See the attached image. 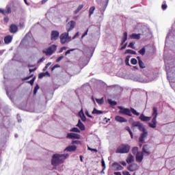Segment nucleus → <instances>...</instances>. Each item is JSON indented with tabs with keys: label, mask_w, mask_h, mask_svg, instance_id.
Here are the masks:
<instances>
[{
	"label": "nucleus",
	"mask_w": 175,
	"mask_h": 175,
	"mask_svg": "<svg viewBox=\"0 0 175 175\" xmlns=\"http://www.w3.org/2000/svg\"><path fill=\"white\" fill-rule=\"evenodd\" d=\"M119 109V114H123L124 116H128L129 117H132V112H131V109L128 108H124L122 106L118 107Z\"/></svg>",
	"instance_id": "obj_6"
},
{
	"label": "nucleus",
	"mask_w": 175,
	"mask_h": 175,
	"mask_svg": "<svg viewBox=\"0 0 175 175\" xmlns=\"http://www.w3.org/2000/svg\"><path fill=\"white\" fill-rule=\"evenodd\" d=\"M92 114H103V112L96 109V108H94L92 112Z\"/></svg>",
	"instance_id": "obj_27"
},
{
	"label": "nucleus",
	"mask_w": 175,
	"mask_h": 175,
	"mask_svg": "<svg viewBox=\"0 0 175 175\" xmlns=\"http://www.w3.org/2000/svg\"><path fill=\"white\" fill-rule=\"evenodd\" d=\"M81 120L83 121V122H85V121H87V118L84 113L82 115V116H81Z\"/></svg>",
	"instance_id": "obj_45"
},
{
	"label": "nucleus",
	"mask_w": 175,
	"mask_h": 175,
	"mask_svg": "<svg viewBox=\"0 0 175 175\" xmlns=\"http://www.w3.org/2000/svg\"><path fill=\"white\" fill-rule=\"evenodd\" d=\"M113 174L114 175H122V174H121V172H114Z\"/></svg>",
	"instance_id": "obj_64"
},
{
	"label": "nucleus",
	"mask_w": 175,
	"mask_h": 175,
	"mask_svg": "<svg viewBox=\"0 0 175 175\" xmlns=\"http://www.w3.org/2000/svg\"><path fill=\"white\" fill-rule=\"evenodd\" d=\"M60 43L65 44L72 40V37L69 36V33H63L60 35Z\"/></svg>",
	"instance_id": "obj_5"
},
{
	"label": "nucleus",
	"mask_w": 175,
	"mask_h": 175,
	"mask_svg": "<svg viewBox=\"0 0 175 175\" xmlns=\"http://www.w3.org/2000/svg\"><path fill=\"white\" fill-rule=\"evenodd\" d=\"M128 47H130V49H135V42H130Z\"/></svg>",
	"instance_id": "obj_49"
},
{
	"label": "nucleus",
	"mask_w": 175,
	"mask_h": 175,
	"mask_svg": "<svg viewBox=\"0 0 175 175\" xmlns=\"http://www.w3.org/2000/svg\"><path fill=\"white\" fill-rule=\"evenodd\" d=\"M76 150H77V146L75 145H70L64 149V151L66 152H75Z\"/></svg>",
	"instance_id": "obj_14"
},
{
	"label": "nucleus",
	"mask_w": 175,
	"mask_h": 175,
	"mask_svg": "<svg viewBox=\"0 0 175 175\" xmlns=\"http://www.w3.org/2000/svg\"><path fill=\"white\" fill-rule=\"evenodd\" d=\"M130 39H137V40H139V39H140V33H132L131 35H130Z\"/></svg>",
	"instance_id": "obj_24"
},
{
	"label": "nucleus",
	"mask_w": 175,
	"mask_h": 175,
	"mask_svg": "<svg viewBox=\"0 0 175 175\" xmlns=\"http://www.w3.org/2000/svg\"><path fill=\"white\" fill-rule=\"evenodd\" d=\"M0 13H1V14H3L4 16L6 15V12H5V10L0 9Z\"/></svg>",
	"instance_id": "obj_61"
},
{
	"label": "nucleus",
	"mask_w": 175,
	"mask_h": 175,
	"mask_svg": "<svg viewBox=\"0 0 175 175\" xmlns=\"http://www.w3.org/2000/svg\"><path fill=\"white\" fill-rule=\"evenodd\" d=\"M137 151H139V148H137V147H133V149H132V152H133V154H137Z\"/></svg>",
	"instance_id": "obj_39"
},
{
	"label": "nucleus",
	"mask_w": 175,
	"mask_h": 175,
	"mask_svg": "<svg viewBox=\"0 0 175 175\" xmlns=\"http://www.w3.org/2000/svg\"><path fill=\"white\" fill-rule=\"evenodd\" d=\"M6 9H7V11H5V14H10V13H12V8H10V6L8 5L6 7Z\"/></svg>",
	"instance_id": "obj_35"
},
{
	"label": "nucleus",
	"mask_w": 175,
	"mask_h": 175,
	"mask_svg": "<svg viewBox=\"0 0 175 175\" xmlns=\"http://www.w3.org/2000/svg\"><path fill=\"white\" fill-rule=\"evenodd\" d=\"M62 59H64V55L59 56V57L56 59V62H59V61H62Z\"/></svg>",
	"instance_id": "obj_53"
},
{
	"label": "nucleus",
	"mask_w": 175,
	"mask_h": 175,
	"mask_svg": "<svg viewBox=\"0 0 175 175\" xmlns=\"http://www.w3.org/2000/svg\"><path fill=\"white\" fill-rule=\"evenodd\" d=\"M128 40V33L126 31L123 34V38L121 42V46H122Z\"/></svg>",
	"instance_id": "obj_23"
},
{
	"label": "nucleus",
	"mask_w": 175,
	"mask_h": 175,
	"mask_svg": "<svg viewBox=\"0 0 175 175\" xmlns=\"http://www.w3.org/2000/svg\"><path fill=\"white\" fill-rule=\"evenodd\" d=\"M137 59L138 60V65L141 69H144L146 68V65L144 64V62L142 61V58L140 57L137 56Z\"/></svg>",
	"instance_id": "obj_20"
},
{
	"label": "nucleus",
	"mask_w": 175,
	"mask_h": 175,
	"mask_svg": "<svg viewBox=\"0 0 175 175\" xmlns=\"http://www.w3.org/2000/svg\"><path fill=\"white\" fill-rule=\"evenodd\" d=\"M96 102H97V103H98V105H103V103H104V102H105V100H103V98H100V99L96 98Z\"/></svg>",
	"instance_id": "obj_36"
},
{
	"label": "nucleus",
	"mask_w": 175,
	"mask_h": 175,
	"mask_svg": "<svg viewBox=\"0 0 175 175\" xmlns=\"http://www.w3.org/2000/svg\"><path fill=\"white\" fill-rule=\"evenodd\" d=\"M88 35V29L85 31V32L82 35V38H84V36H87Z\"/></svg>",
	"instance_id": "obj_60"
},
{
	"label": "nucleus",
	"mask_w": 175,
	"mask_h": 175,
	"mask_svg": "<svg viewBox=\"0 0 175 175\" xmlns=\"http://www.w3.org/2000/svg\"><path fill=\"white\" fill-rule=\"evenodd\" d=\"M38 90H39V85H36L33 89V95H36L38 92Z\"/></svg>",
	"instance_id": "obj_40"
},
{
	"label": "nucleus",
	"mask_w": 175,
	"mask_h": 175,
	"mask_svg": "<svg viewBox=\"0 0 175 175\" xmlns=\"http://www.w3.org/2000/svg\"><path fill=\"white\" fill-rule=\"evenodd\" d=\"M46 76V74L44 72H41L38 75V79H43Z\"/></svg>",
	"instance_id": "obj_47"
},
{
	"label": "nucleus",
	"mask_w": 175,
	"mask_h": 175,
	"mask_svg": "<svg viewBox=\"0 0 175 175\" xmlns=\"http://www.w3.org/2000/svg\"><path fill=\"white\" fill-rule=\"evenodd\" d=\"M75 27H76V22L74 21H70L68 22L66 26V31L68 33L70 32L72 29H75Z\"/></svg>",
	"instance_id": "obj_7"
},
{
	"label": "nucleus",
	"mask_w": 175,
	"mask_h": 175,
	"mask_svg": "<svg viewBox=\"0 0 175 175\" xmlns=\"http://www.w3.org/2000/svg\"><path fill=\"white\" fill-rule=\"evenodd\" d=\"M142 123L140 122H133L132 123V128H135V127H137L139 128V126Z\"/></svg>",
	"instance_id": "obj_31"
},
{
	"label": "nucleus",
	"mask_w": 175,
	"mask_h": 175,
	"mask_svg": "<svg viewBox=\"0 0 175 175\" xmlns=\"http://www.w3.org/2000/svg\"><path fill=\"white\" fill-rule=\"evenodd\" d=\"M59 38V32L57 30H53L51 33V40L55 42Z\"/></svg>",
	"instance_id": "obj_8"
},
{
	"label": "nucleus",
	"mask_w": 175,
	"mask_h": 175,
	"mask_svg": "<svg viewBox=\"0 0 175 175\" xmlns=\"http://www.w3.org/2000/svg\"><path fill=\"white\" fill-rule=\"evenodd\" d=\"M35 80H36V77H34L31 81H27L28 84H30V85H33V83H35Z\"/></svg>",
	"instance_id": "obj_34"
},
{
	"label": "nucleus",
	"mask_w": 175,
	"mask_h": 175,
	"mask_svg": "<svg viewBox=\"0 0 175 175\" xmlns=\"http://www.w3.org/2000/svg\"><path fill=\"white\" fill-rule=\"evenodd\" d=\"M88 150H89V151H94V152H98V150L96 148H92L90 147H88Z\"/></svg>",
	"instance_id": "obj_52"
},
{
	"label": "nucleus",
	"mask_w": 175,
	"mask_h": 175,
	"mask_svg": "<svg viewBox=\"0 0 175 175\" xmlns=\"http://www.w3.org/2000/svg\"><path fill=\"white\" fill-rule=\"evenodd\" d=\"M161 8L163 10H166V9H167V5L166 4H163L161 5Z\"/></svg>",
	"instance_id": "obj_55"
},
{
	"label": "nucleus",
	"mask_w": 175,
	"mask_h": 175,
	"mask_svg": "<svg viewBox=\"0 0 175 175\" xmlns=\"http://www.w3.org/2000/svg\"><path fill=\"white\" fill-rule=\"evenodd\" d=\"M138 129H139V131H140V132H146L147 131L146 129V128H144V126H143V124H142V123L138 126Z\"/></svg>",
	"instance_id": "obj_29"
},
{
	"label": "nucleus",
	"mask_w": 175,
	"mask_h": 175,
	"mask_svg": "<svg viewBox=\"0 0 175 175\" xmlns=\"http://www.w3.org/2000/svg\"><path fill=\"white\" fill-rule=\"evenodd\" d=\"M57 68H60V66L58 64H55L51 68V72H53L55 69H57Z\"/></svg>",
	"instance_id": "obj_50"
},
{
	"label": "nucleus",
	"mask_w": 175,
	"mask_h": 175,
	"mask_svg": "<svg viewBox=\"0 0 175 175\" xmlns=\"http://www.w3.org/2000/svg\"><path fill=\"white\" fill-rule=\"evenodd\" d=\"M131 64H132V65H136L137 64V59L132 58L131 60Z\"/></svg>",
	"instance_id": "obj_42"
},
{
	"label": "nucleus",
	"mask_w": 175,
	"mask_h": 175,
	"mask_svg": "<svg viewBox=\"0 0 175 175\" xmlns=\"http://www.w3.org/2000/svg\"><path fill=\"white\" fill-rule=\"evenodd\" d=\"M69 158V154H54L51 159V165L55 167L62 165L65 161Z\"/></svg>",
	"instance_id": "obj_1"
},
{
	"label": "nucleus",
	"mask_w": 175,
	"mask_h": 175,
	"mask_svg": "<svg viewBox=\"0 0 175 175\" xmlns=\"http://www.w3.org/2000/svg\"><path fill=\"white\" fill-rule=\"evenodd\" d=\"M108 102H109V105H111V106H117V102L113 101V100H111V99H109Z\"/></svg>",
	"instance_id": "obj_37"
},
{
	"label": "nucleus",
	"mask_w": 175,
	"mask_h": 175,
	"mask_svg": "<svg viewBox=\"0 0 175 175\" xmlns=\"http://www.w3.org/2000/svg\"><path fill=\"white\" fill-rule=\"evenodd\" d=\"M112 170L114 172H119L120 170H124V167L117 162H114L112 164Z\"/></svg>",
	"instance_id": "obj_9"
},
{
	"label": "nucleus",
	"mask_w": 175,
	"mask_h": 175,
	"mask_svg": "<svg viewBox=\"0 0 175 175\" xmlns=\"http://www.w3.org/2000/svg\"><path fill=\"white\" fill-rule=\"evenodd\" d=\"M83 8H84V5L83 4L79 5L77 10L74 11V14H77V13H79V12H80V10L83 9Z\"/></svg>",
	"instance_id": "obj_26"
},
{
	"label": "nucleus",
	"mask_w": 175,
	"mask_h": 175,
	"mask_svg": "<svg viewBox=\"0 0 175 175\" xmlns=\"http://www.w3.org/2000/svg\"><path fill=\"white\" fill-rule=\"evenodd\" d=\"M101 163H102V166L103 167V170H105V169H106V163H105V160L103 159L101 160Z\"/></svg>",
	"instance_id": "obj_43"
},
{
	"label": "nucleus",
	"mask_w": 175,
	"mask_h": 175,
	"mask_svg": "<svg viewBox=\"0 0 175 175\" xmlns=\"http://www.w3.org/2000/svg\"><path fill=\"white\" fill-rule=\"evenodd\" d=\"M77 126H78V128H79V129L81 131H85V126H84V124H83L80 120H79Z\"/></svg>",
	"instance_id": "obj_22"
},
{
	"label": "nucleus",
	"mask_w": 175,
	"mask_h": 175,
	"mask_svg": "<svg viewBox=\"0 0 175 175\" xmlns=\"http://www.w3.org/2000/svg\"><path fill=\"white\" fill-rule=\"evenodd\" d=\"M148 136V131H144L142 133H141V135L139 138V143H144L146 138Z\"/></svg>",
	"instance_id": "obj_13"
},
{
	"label": "nucleus",
	"mask_w": 175,
	"mask_h": 175,
	"mask_svg": "<svg viewBox=\"0 0 175 175\" xmlns=\"http://www.w3.org/2000/svg\"><path fill=\"white\" fill-rule=\"evenodd\" d=\"M126 46H128V42H126L124 44H122V46L120 48V50H125V49H126Z\"/></svg>",
	"instance_id": "obj_51"
},
{
	"label": "nucleus",
	"mask_w": 175,
	"mask_h": 175,
	"mask_svg": "<svg viewBox=\"0 0 175 175\" xmlns=\"http://www.w3.org/2000/svg\"><path fill=\"white\" fill-rule=\"evenodd\" d=\"M71 144H81V141L79 140H72Z\"/></svg>",
	"instance_id": "obj_41"
},
{
	"label": "nucleus",
	"mask_w": 175,
	"mask_h": 175,
	"mask_svg": "<svg viewBox=\"0 0 175 175\" xmlns=\"http://www.w3.org/2000/svg\"><path fill=\"white\" fill-rule=\"evenodd\" d=\"M139 169V165L137 163H131L127 167V170L129 172H136Z\"/></svg>",
	"instance_id": "obj_12"
},
{
	"label": "nucleus",
	"mask_w": 175,
	"mask_h": 175,
	"mask_svg": "<svg viewBox=\"0 0 175 175\" xmlns=\"http://www.w3.org/2000/svg\"><path fill=\"white\" fill-rule=\"evenodd\" d=\"M83 114H84V112L83 111V109H81V110L79 112V117L83 116Z\"/></svg>",
	"instance_id": "obj_62"
},
{
	"label": "nucleus",
	"mask_w": 175,
	"mask_h": 175,
	"mask_svg": "<svg viewBox=\"0 0 175 175\" xmlns=\"http://www.w3.org/2000/svg\"><path fill=\"white\" fill-rule=\"evenodd\" d=\"M17 31H18V27L16 25V24H12L10 26L9 31L10 33H16Z\"/></svg>",
	"instance_id": "obj_16"
},
{
	"label": "nucleus",
	"mask_w": 175,
	"mask_h": 175,
	"mask_svg": "<svg viewBox=\"0 0 175 175\" xmlns=\"http://www.w3.org/2000/svg\"><path fill=\"white\" fill-rule=\"evenodd\" d=\"M55 51H57V45L52 44L51 46L44 49L42 53L47 57H50V55H53V53H55Z\"/></svg>",
	"instance_id": "obj_4"
},
{
	"label": "nucleus",
	"mask_w": 175,
	"mask_h": 175,
	"mask_svg": "<svg viewBox=\"0 0 175 175\" xmlns=\"http://www.w3.org/2000/svg\"><path fill=\"white\" fill-rule=\"evenodd\" d=\"M144 158V153L142 152H137L135 157L136 162L140 163L142 162L143 159Z\"/></svg>",
	"instance_id": "obj_10"
},
{
	"label": "nucleus",
	"mask_w": 175,
	"mask_h": 175,
	"mask_svg": "<svg viewBox=\"0 0 175 175\" xmlns=\"http://www.w3.org/2000/svg\"><path fill=\"white\" fill-rule=\"evenodd\" d=\"M131 57L129 56H126V60H125V62H126V65H127L128 66H130L131 65L129 64V58Z\"/></svg>",
	"instance_id": "obj_46"
},
{
	"label": "nucleus",
	"mask_w": 175,
	"mask_h": 175,
	"mask_svg": "<svg viewBox=\"0 0 175 175\" xmlns=\"http://www.w3.org/2000/svg\"><path fill=\"white\" fill-rule=\"evenodd\" d=\"M130 110H131V113H133V114H134L135 116H140V113L137 112L136 109L133 108H131Z\"/></svg>",
	"instance_id": "obj_30"
},
{
	"label": "nucleus",
	"mask_w": 175,
	"mask_h": 175,
	"mask_svg": "<svg viewBox=\"0 0 175 175\" xmlns=\"http://www.w3.org/2000/svg\"><path fill=\"white\" fill-rule=\"evenodd\" d=\"M152 110H153L152 113V119L151 122L148 123V126L150 128L155 129L157 128V118L158 117V108L154 107H153Z\"/></svg>",
	"instance_id": "obj_2"
},
{
	"label": "nucleus",
	"mask_w": 175,
	"mask_h": 175,
	"mask_svg": "<svg viewBox=\"0 0 175 175\" xmlns=\"http://www.w3.org/2000/svg\"><path fill=\"white\" fill-rule=\"evenodd\" d=\"M124 54H132V55H136L137 53L133 50L126 49L124 52Z\"/></svg>",
	"instance_id": "obj_25"
},
{
	"label": "nucleus",
	"mask_w": 175,
	"mask_h": 175,
	"mask_svg": "<svg viewBox=\"0 0 175 175\" xmlns=\"http://www.w3.org/2000/svg\"><path fill=\"white\" fill-rule=\"evenodd\" d=\"M115 121H116L117 122H128V120L126 119H125V118L120 116H116L115 117Z\"/></svg>",
	"instance_id": "obj_19"
},
{
	"label": "nucleus",
	"mask_w": 175,
	"mask_h": 175,
	"mask_svg": "<svg viewBox=\"0 0 175 175\" xmlns=\"http://www.w3.org/2000/svg\"><path fill=\"white\" fill-rule=\"evenodd\" d=\"M81 136L79 134L74 133H68L66 136V139H81Z\"/></svg>",
	"instance_id": "obj_11"
},
{
	"label": "nucleus",
	"mask_w": 175,
	"mask_h": 175,
	"mask_svg": "<svg viewBox=\"0 0 175 175\" xmlns=\"http://www.w3.org/2000/svg\"><path fill=\"white\" fill-rule=\"evenodd\" d=\"M13 40V36L8 35L4 37L5 44H10V42Z\"/></svg>",
	"instance_id": "obj_18"
},
{
	"label": "nucleus",
	"mask_w": 175,
	"mask_h": 175,
	"mask_svg": "<svg viewBox=\"0 0 175 175\" xmlns=\"http://www.w3.org/2000/svg\"><path fill=\"white\" fill-rule=\"evenodd\" d=\"M139 53L141 54V55H144L146 54V48H142L139 51Z\"/></svg>",
	"instance_id": "obj_38"
},
{
	"label": "nucleus",
	"mask_w": 175,
	"mask_h": 175,
	"mask_svg": "<svg viewBox=\"0 0 175 175\" xmlns=\"http://www.w3.org/2000/svg\"><path fill=\"white\" fill-rule=\"evenodd\" d=\"M50 65H51V62H49L48 64H46L45 67L43 68V72L47 70V68H49V66H50Z\"/></svg>",
	"instance_id": "obj_48"
},
{
	"label": "nucleus",
	"mask_w": 175,
	"mask_h": 175,
	"mask_svg": "<svg viewBox=\"0 0 175 175\" xmlns=\"http://www.w3.org/2000/svg\"><path fill=\"white\" fill-rule=\"evenodd\" d=\"M85 114L88 117H89V118H92V116L90 115V112H88V111H85Z\"/></svg>",
	"instance_id": "obj_58"
},
{
	"label": "nucleus",
	"mask_w": 175,
	"mask_h": 175,
	"mask_svg": "<svg viewBox=\"0 0 175 175\" xmlns=\"http://www.w3.org/2000/svg\"><path fill=\"white\" fill-rule=\"evenodd\" d=\"M19 27H20L21 29H23V28H24V27H25V25L24 24V23H21L19 24Z\"/></svg>",
	"instance_id": "obj_57"
},
{
	"label": "nucleus",
	"mask_w": 175,
	"mask_h": 175,
	"mask_svg": "<svg viewBox=\"0 0 175 175\" xmlns=\"http://www.w3.org/2000/svg\"><path fill=\"white\" fill-rule=\"evenodd\" d=\"M151 116H146L143 113H142L139 116V120H141L143 122H148V121H151Z\"/></svg>",
	"instance_id": "obj_17"
},
{
	"label": "nucleus",
	"mask_w": 175,
	"mask_h": 175,
	"mask_svg": "<svg viewBox=\"0 0 175 175\" xmlns=\"http://www.w3.org/2000/svg\"><path fill=\"white\" fill-rule=\"evenodd\" d=\"M108 3H109V0H107V2L104 5L103 9H101V10H103V12H105V10H106V8H107Z\"/></svg>",
	"instance_id": "obj_44"
},
{
	"label": "nucleus",
	"mask_w": 175,
	"mask_h": 175,
	"mask_svg": "<svg viewBox=\"0 0 175 175\" xmlns=\"http://www.w3.org/2000/svg\"><path fill=\"white\" fill-rule=\"evenodd\" d=\"M131 150V146L128 144H121L116 149V154H128Z\"/></svg>",
	"instance_id": "obj_3"
},
{
	"label": "nucleus",
	"mask_w": 175,
	"mask_h": 175,
	"mask_svg": "<svg viewBox=\"0 0 175 175\" xmlns=\"http://www.w3.org/2000/svg\"><path fill=\"white\" fill-rule=\"evenodd\" d=\"M3 20H4V23H9V17L8 16H5Z\"/></svg>",
	"instance_id": "obj_59"
},
{
	"label": "nucleus",
	"mask_w": 175,
	"mask_h": 175,
	"mask_svg": "<svg viewBox=\"0 0 175 175\" xmlns=\"http://www.w3.org/2000/svg\"><path fill=\"white\" fill-rule=\"evenodd\" d=\"M71 51H75V49H70V50H68L66 53H65V55H67L68 54H70V52Z\"/></svg>",
	"instance_id": "obj_56"
},
{
	"label": "nucleus",
	"mask_w": 175,
	"mask_h": 175,
	"mask_svg": "<svg viewBox=\"0 0 175 175\" xmlns=\"http://www.w3.org/2000/svg\"><path fill=\"white\" fill-rule=\"evenodd\" d=\"M67 49H68V47H66V46L62 47L59 50V53H62L64 51L66 50Z\"/></svg>",
	"instance_id": "obj_54"
},
{
	"label": "nucleus",
	"mask_w": 175,
	"mask_h": 175,
	"mask_svg": "<svg viewBox=\"0 0 175 175\" xmlns=\"http://www.w3.org/2000/svg\"><path fill=\"white\" fill-rule=\"evenodd\" d=\"M125 129L129 132L131 139H133V133H132V130H131V128H129V126H126Z\"/></svg>",
	"instance_id": "obj_28"
},
{
	"label": "nucleus",
	"mask_w": 175,
	"mask_h": 175,
	"mask_svg": "<svg viewBox=\"0 0 175 175\" xmlns=\"http://www.w3.org/2000/svg\"><path fill=\"white\" fill-rule=\"evenodd\" d=\"M70 132H75L76 133H80V130L77 127H73L70 130Z\"/></svg>",
	"instance_id": "obj_32"
},
{
	"label": "nucleus",
	"mask_w": 175,
	"mask_h": 175,
	"mask_svg": "<svg viewBox=\"0 0 175 175\" xmlns=\"http://www.w3.org/2000/svg\"><path fill=\"white\" fill-rule=\"evenodd\" d=\"M142 152V154H146V155H148V156L150 155L151 151H150V146L147 144L144 145Z\"/></svg>",
	"instance_id": "obj_15"
},
{
	"label": "nucleus",
	"mask_w": 175,
	"mask_h": 175,
	"mask_svg": "<svg viewBox=\"0 0 175 175\" xmlns=\"http://www.w3.org/2000/svg\"><path fill=\"white\" fill-rule=\"evenodd\" d=\"M120 165H122V166H126V162L125 161H120Z\"/></svg>",
	"instance_id": "obj_63"
},
{
	"label": "nucleus",
	"mask_w": 175,
	"mask_h": 175,
	"mask_svg": "<svg viewBox=\"0 0 175 175\" xmlns=\"http://www.w3.org/2000/svg\"><path fill=\"white\" fill-rule=\"evenodd\" d=\"M126 161L127 163H132V162L135 161V157L131 154H129Z\"/></svg>",
	"instance_id": "obj_21"
},
{
	"label": "nucleus",
	"mask_w": 175,
	"mask_h": 175,
	"mask_svg": "<svg viewBox=\"0 0 175 175\" xmlns=\"http://www.w3.org/2000/svg\"><path fill=\"white\" fill-rule=\"evenodd\" d=\"M94 12H95V6H92L89 10L90 16H92L94 14Z\"/></svg>",
	"instance_id": "obj_33"
}]
</instances>
